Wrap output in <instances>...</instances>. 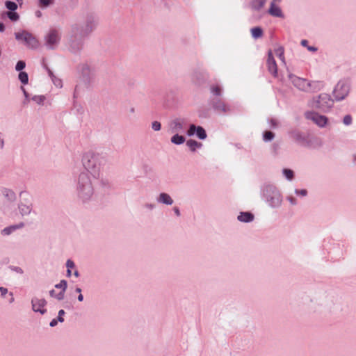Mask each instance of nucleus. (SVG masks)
<instances>
[{
  "label": "nucleus",
  "instance_id": "obj_1",
  "mask_svg": "<svg viewBox=\"0 0 356 356\" xmlns=\"http://www.w3.org/2000/svg\"><path fill=\"white\" fill-rule=\"evenodd\" d=\"M289 77L293 86L300 90L308 91L310 90V88H313L314 90L319 89L323 86V83L320 81L309 82L307 79L293 74H290Z\"/></svg>",
  "mask_w": 356,
  "mask_h": 356
},
{
  "label": "nucleus",
  "instance_id": "obj_38",
  "mask_svg": "<svg viewBox=\"0 0 356 356\" xmlns=\"http://www.w3.org/2000/svg\"><path fill=\"white\" fill-rule=\"evenodd\" d=\"M11 232H13L11 228L10 227H6L3 229L2 233L5 235H9Z\"/></svg>",
  "mask_w": 356,
  "mask_h": 356
},
{
  "label": "nucleus",
  "instance_id": "obj_9",
  "mask_svg": "<svg viewBox=\"0 0 356 356\" xmlns=\"http://www.w3.org/2000/svg\"><path fill=\"white\" fill-rule=\"evenodd\" d=\"M211 104L214 109L221 111L227 112L229 111V108L220 97H214L211 100Z\"/></svg>",
  "mask_w": 356,
  "mask_h": 356
},
{
  "label": "nucleus",
  "instance_id": "obj_23",
  "mask_svg": "<svg viewBox=\"0 0 356 356\" xmlns=\"http://www.w3.org/2000/svg\"><path fill=\"white\" fill-rule=\"evenodd\" d=\"M19 79L20 80V81L22 83L26 84L28 83V81H29V77H28L27 73L25 72H19Z\"/></svg>",
  "mask_w": 356,
  "mask_h": 356
},
{
  "label": "nucleus",
  "instance_id": "obj_17",
  "mask_svg": "<svg viewBox=\"0 0 356 356\" xmlns=\"http://www.w3.org/2000/svg\"><path fill=\"white\" fill-rule=\"evenodd\" d=\"M95 25V24L93 19L88 21L83 30V34H88L90 33L94 29Z\"/></svg>",
  "mask_w": 356,
  "mask_h": 356
},
{
  "label": "nucleus",
  "instance_id": "obj_3",
  "mask_svg": "<svg viewBox=\"0 0 356 356\" xmlns=\"http://www.w3.org/2000/svg\"><path fill=\"white\" fill-rule=\"evenodd\" d=\"M15 38L17 40H24L31 48H35L38 46V42L35 38L29 32L17 33H15Z\"/></svg>",
  "mask_w": 356,
  "mask_h": 356
},
{
  "label": "nucleus",
  "instance_id": "obj_12",
  "mask_svg": "<svg viewBox=\"0 0 356 356\" xmlns=\"http://www.w3.org/2000/svg\"><path fill=\"white\" fill-rule=\"evenodd\" d=\"M268 13L270 15L277 17H283V14L280 8L274 2H271Z\"/></svg>",
  "mask_w": 356,
  "mask_h": 356
},
{
  "label": "nucleus",
  "instance_id": "obj_11",
  "mask_svg": "<svg viewBox=\"0 0 356 356\" xmlns=\"http://www.w3.org/2000/svg\"><path fill=\"white\" fill-rule=\"evenodd\" d=\"M92 194V188L90 182H87L85 185H83L80 191V196L83 199H87L90 197Z\"/></svg>",
  "mask_w": 356,
  "mask_h": 356
},
{
  "label": "nucleus",
  "instance_id": "obj_48",
  "mask_svg": "<svg viewBox=\"0 0 356 356\" xmlns=\"http://www.w3.org/2000/svg\"><path fill=\"white\" fill-rule=\"evenodd\" d=\"M78 300H79V301H83V296L82 294H81V293L79 294V296H78Z\"/></svg>",
  "mask_w": 356,
  "mask_h": 356
},
{
  "label": "nucleus",
  "instance_id": "obj_40",
  "mask_svg": "<svg viewBox=\"0 0 356 356\" xmlns=\"http://www.w3.org/2000/svg\"><path fill=\"white\" fill-rule=\"evenodd\" d=\"M23 226H24V224L20 223L17 225L10 226V228H11L12 231L13 232V231L16 230L17 229L22 227Z\"/></svg>",
  "mask_w": 356,
  "mask_h": 356
},
{
  "label": "nucleus",
  "instance_id": "obj_18",
  "mask_svg": "<svg viewBox=\"0 0 356 356\" xmlns=\"http://www.w3.org/2000/svg\"><path fill=\"white\" fill-rule=\"evenodd\" d=\"M211 93L216 96V97H220L222 95V89L218 85H213L210 88Z\"/></svg>",
  "mask_w": 356,
  "mask_h": 356
},
{
  "label": "nucleus",
  "instance_id": "obj_29",
  "mask_svg": "<svg viewBox=\"0 0 356 356\" xmlns=\"http://www.w3.org/2000/svg\"><path fill=\"white\" fill-rule=\"evenodd\" d=\"M173 128L176 130L182 129V123L179 120H175L173 122Z\"/></svg>",
  "mask_w": 356,
  "mask_h": 356
},
{
  "label": "nucleus",
  "instance_id": "obj_28",
  "mask_svg": "<svg viewBox=\"0 0 356 356\" xmlns=\"http://www.w3.org/2000/svg\"><path fill=\"white\" fill-rule=\"evenodd\" d=\"M25 66H26L25 62H24L22 60H19L17 63L15 69L17 71H21L25 67Z\"/></svg>",
  "mask_w": 356,
  "mask_h": 356
},
{
  "label": "nucleus",
  "instance_id": "obj_6",
  "mask_svg": "<svg viewBox=\"0 0 356 356\" xmlns=\"http://www.w3.org/2000/svg\"><path fill=\"white\" fill-rule=\"evenodd\" d=\"M306 117L307 119L312 120L314 123H316L319 127H323L327 122V119L326 117L323 115H320L316 113H307Z\"/></svg>",
  "mask_w": 356,
  "mask_h": 356
},
{
  "label": "nucleus",
  "instance_id": "obj_42",
  "mask_svg": "<svg viewBox=\"0 0 356 356\" xmlns=\"http://www.w3.org/2000/svg\"><path fill=\"white\" fill-rule=\"evenodd\" d=\"M0 291H1V295L4 296L5 294L7 293L8 290H7V289H6L4 287H0Z\"/></svg>",
  "mask_w": 356,
  "mask_h": 356
},
{
  "label": "nucleus",
  "instance_id": "obj_52",
  "mask_svg": "<svg viewBox=\"0 0 356 356\" xmlns=\"http://www.w3.org/2000/svg\"><path fill=\"white\" fill-rule=\"evenodd\" d=\"M67 275L68 276H70L71 275V270L70 269H67Z\"/></svg>",
  "mask_w": 356,
  "mask_h": 356
},
{
  "label": "nucleus",
  "instance_id": "obj_20",
  "mask_svg": "<svg viewBox=\"0 0 356 356\" xmlns=\"http://www.w3.org/2000/svg\"><path fill=\"white\" fill-rule=\"evenodd\" d=\"M186 145L190 147L192 151H195L196 148L201 147L202 144L194 140H188Z\"/></svg>",
  "mask_w": 356,
  "mask_h": 356
},
{
  "label": "nucleus",
  "instance_id": "obj_5",
  "mask_svg": "<svg viewBox=\"0 0 356 356\" xmlns=\"http://www.w3.org/2000/svg\"><path fill=\"white\" fill-rule=\"evenodd\" d=\"M59 40V33L55 29L50 30L46 36V43L51 48H53L56 44H57Z\"/></svg>",
  "mask_w": 356,
  "mask_h": 356
},
{
  "label": "nucleus",
  "instance_id": "obj_22",
  "mask_svg": "<svg viewBox=\"0 0 356 356\" xmlns=\"http://www.w3.org/2000/svg\"><path fill=\"white\" fill-rule=\"evenodd\" d=\"M196 134L199 138L203 140L207 138L205 130L202 127H197Z\"/></svg>",
  "mask_w": 356,
  "mask_h": 356
},
{
  "label": "nucleus",
  "instance_id": "obj_32",
  "mask_svg": "<svg viewBox=\"0 0 356 356\" xmlns=\"http://www.w3.org/2000/svg\"><path fill=\"white\" fill-rule=\"evenodd\" d=\"M52 2V0H40V6L42 7H46L51 4Z\"/></svg>",
  "mask_w": 356,
  "mask_h": 356
},
{
  "label": "nucleus",
  "instance_id": "obj_49",
  "mask_svg": "<svg viewBox=\"0 0 356 356\" xmlns=\"http://www.w3.org/2000/svg\"><path fill=\"white\" fill-rule=\"evenodd\" d=\"M60 83H61V81H60V80H58V81H56V82H54V83H55V84H56V86H61Z\"/></svg>",
  "mask_w": 356,
  "mask_h": 356
},
{
  "label": "nucleus",
  "instance_id": "obj_54",
  "mask_svg": "<svg viewBox=\"0 0 356 356\" xmlns=\"http://www.w3.org/2000/svg\"><path fill=\"white\" fill-rule=\"evenodd\" d=\"M76 291L78 293H81V289L80 288H76Z\"/></svg>",
  "mask_w": 356,
  "mask_h": 356
},
{
  "label": "nucleus",
  "instance_id": "obj_2",
  "mask_svg": "<svg viewBox=\"0 0 356 356\" xmlns=\"http://www.w3.org/2000/svg\"><path fill=\"white\" fill-rule=\"evenodd\" d=\"M333 104L332 99L327 94H321L317 99L312 102V107L320 109L322 111H327Z\"/></svg>",
  "mask_w": 356,
  "mask_h": 356
},
{
  "label": "nucleus",
  "instance_id": "obj_58",
  "mask_svg": "<svg viewBox=\"0 0 356 356\" xmlns=\"http://www.w3.org/2000/svg\"><path fill=\"white\" fill-rule=\"evenodd\" d=\"M22 89H23V90H24V95L26 96V92L25 90H24L23 88H22Z\"/></svg>",
  "mask_w": 356,
  "mask_h": 356
},
{
  "label": "nucleus",
  "instance_id": "obj_21",
  "mask_svg": "<svg viewBox=\"0 0 356 356\" xmlns=\"http://www.w3.org/2000/svg\"><path fill=\"white\" fill-rule=\"evenodd\" d=\"M251 33L253 38H258L262 36L263 31L260 27H254L251 29Z\"/></svg>",
  "mask_w": 356,
  "mask_h": 356
},
{
  "label": "nucleus",
  "instance_id": "obj_35",
  "mask_svg": "<svg viewBox=\"0 0 356 356\" xmlns=\"http://www.w3.org/2000/svg\"><path fill=\"white\" fill-rule=\"evenodd\" d=\"M86 159H87V158L84 157V159L83 160V165L85 166V168L89 170L91 168L90 161L88 159L86 161Z\"/></svg>",
  "mask_w": 356,
  "mask_h": 356
},
{
  "label": "nucleus",
  "instance_id": "obj_50",
  "mask_svg": "<svg viewBox=\"0 0 356 356\" xmlns=\"http://www.w3.org/2000/svg\"><path fill=\"white\" fill-rule=\"evenodd\" d=\"M80 179H81V180L87 179L86 176V175H81V176H80Z\"/></svg>",
  "mask_w": 356,
  "mask_h": 356
},
{
  "label": "nucleus",
  "instance_id": "obj_25",
  "mask_svg": "<svg viewBox=\"0 0 356 356\" xmlns=\"http://www.w3.org/2000/svg\"><path fill=\"white\" fill-rule=\"evenodd\" d=\"M274 138V134L272 131H267L264 134V139L266 141L271 140Z\"/></svg>",
  "mask_w": 356,
  "mask_h": 356
},
{
  "label": "nucleus",
  "instance_id": "obj_33",
  "mask_svg": "<svg viewBox=\"0 0 356 356\" xmlns=\"http://www.w3.org/2000/svg\"><path fill=\"white\" fill-rule=\"evenodd\" d=\"M196 128H197V127L195 125L191 124L190 126L189 129L188 130V136H193L195 134V132L196 131V130H197Z\"/></svg>",
  "mask_w": 356,
  "mask_h": 356
},
{
  "label": "nucleus",
  "instance_id": "obj_7",
  "mask_svg": "<svg viewBox=\"0 0 356 356\" xmlns=\"http://www.w3.org/2000/svg\"><path fill=\"white\" fill-rule=\"evenodd\" d=\"M31 302L32 308L34 312H40L42 314H44L46 312L47 310L44 308L46 300L44 299L33 298Z\"/></svg>",
  "mask_w": 356,
  "mask_h": 356
},
{
  "label": "nucleus",
  "instance_id": "obj_37",
  "mask_svg": "<svg viewBox=\"0 0 356 356\" xmlns=\"http://www.w3.org/2000/svg\"><path fill=\"white\" fill-rule=\"evenodd\" d=\"M65 314V312L64 310L61 309L58 312V320L60 321V322H63L64 320H63V316Z\"/></svg>",
  "mask_w": 356,
  "mask_h": 356
},
{
  "label": "nucleus",
  "instance_id": "obj_4",
  "mask_svg": "<svg viewBox=\"0 0 356 356\" xmlns=\"http://www.w3.org/2000/svg\"><path fill=\"white\" fill-rule=\"evenodd\" d=\"M349 87L345 83H339L334 90V96L337 99H343L348 93Z\"/></svg>",
  "mask_w": 356,
  "mask_h": 356
},
{
  "label": "nucleus",
  "instance_id": "obj_34",
  "mask_svg": "<svg viewBox=\"0 0 356 356\" xmlns=\"http://www.w3.org/2000/svg\"><path fill=\"white\" fill-rule=\"evenodd\" d=\"M344 124L346 125H349L351 124L352 122V118L350 115H346L344 118H343V120Z\"/></svg>",
  "mask_w": 356,
  "mask_h": 356
},
{
  "label": "nucleus",
  "instance_id": "obj_24",
  "mask_svg": "<svg viewBox=\"0 0 356 356\" xmlns=\"http://www.w3.org/2000/svg\"><path fill=\"white\" fill-rule=\"evenodd\" d=\"M6 6L8 10L11 11H14L17 8V5L15 2L10 1H6Z\"/></svg>",
  "mask_w": 356,
  "mask_h": 356
},
{
  "label": "nucleus",
  "instance_id": "obj_15",
  "mask_svg": "<svg viewBox=\"0 0 356 356\" xmlns=\"http://www.w3.org/2000/svg\"><path fill=\"white\" fill-rule=\"evenodd\" d=\"M266 1V0H253L251 3V7L254 10H259L264 6Z\"/></svg>",
  "mask_w": 356,
  "mask_h": 356
},
{
  "label": "nucleus",
  "instance_id": "obj_43",
  "mask_svg": "<svg viewBox=\"0 0 356 356\" xmlns=\"http://www.w3.org/2000/svg\"><path fill=\"white\" fill-rule=\"evenodd\" d=\"M288 200L290 201V202L292 204H296V199L293 197H289L288 198Z\"/></svg>",
  "mask_w": 356,
  "mask_h": 356
},
{
  "label": "nucleus",
  "instance_id": "obj_26",
  "mask_svg": "<svg viewBox=\"0 0 356 356\" xmlns=\"http://www.w3.org/2000/svg\"><path fill=\"white\" fill-rule=\"evenodd\" d=\"M7 15L9 17V19L12 21H17L19 19V15L15 12H8Z\"/></svg>",
  "mask_w": 356,
  "mask_h": 356
},
{
  "label": "nucleus",
  "instance_id": "obj_47",
  "mask_svg": "<svg viewBox=\"0 0 356 356\" xmlns=\"http://www.w3.org/2000/svg\"><path fill=\"white\" fill-rule=\"evenodd\" d=\"M4 31V25L3 23L0 22V31L2 32Z\"/></svg>",
  "mask_w": 356,
  "mask_h": 356
},
{
  "label": "nucleus",
  "instance_id": "obj_46",
  "mask_svg": "<svg viewBox=\"0 0 356 356\" xmlns=\"http://www.w3.org/2000/svg\"><path fill=\"white\" fill-rule=\"evenodd\" d=\"M307 42H307V40H302L301 41V44H302V46L306 47V46H307Z\"/></svg>",
  "mask_w": 356,
  "mask_h": 356
},
{
  "label": "nucleus",
  "instance_id": "obj_53",
  "mask_svg": "<svg viewBox=\"0 0 356 356\" xmlns=\"http://www.w3.org/2000/svg\"><path fill=\"white\" fill-rule=\"evenodd\" d=\"M280 1H281V0H273L272 2H274L275 3H280Z\"/></svg>",
  "mask_w": 356,
  "mask_h": 356
},
{
  "label": "nucleus",
  "instance_id": "obj_57",
  "mask_svg": "<svg viewBox=\"0 0 356 356\" xmlns=\"http://www.w3.org/2000/svg\"><path fill=\"white\" fill-rule=\"evenodd\" d=\"M0 142H1V145H0V146H1V147H3V141H1V140H0Z\"/></svg>",
  "mask_w": 356,
  "mask_h": 356
},
{
  "label": "nucleus",
  "instance_id": "obj_55",
  "mask_svg": "<svg viewBox=\"0 0 356 356\" xmlns=\"http://www.w3.org/2000/svg\"><path fill=\"white\" fill-rule=\"evenodd\" d=\"M74 275H75L76 277H78V276H79V273H78V272H77V271H75V272H74Z\"/></svg>",
  "mask_w": 356,
  "mask_h": 356
},
{
  "label": "nucleus",
  "instance_id": "obj_56",
  "mask_svg": "<svg viewBox=\"0 0 356 356\" xmlns=\"http://www.w3.org/2000/svg\"><path fill=\"white\" fill-rule=\"evenodd\" d=\"M37 15H38V17H40V16L41 15V13H40V11H38V12L37 13Z\"/></svg>",
  "mask_w": 356,
  "mask_h": 356
},
{
  "label": "nucleus",
  "instance_id": "obj_13",
  "mask_svg": "<svg viewBox=\"0 0 356 356\" xmlns=\"http://www.w3.org/2000/svg\"><path fill=\"white\" fill-rule=\"evenodd\" d=\"M254 216L249 212H241L238 216V220L241 222H248L253 220Z\"/></svg>",
  "mask_w": 356,
  "mask_h": 356
},
{
  "label": "nucleus",
  "instance_id": "obj_8",
  "mask_svg": "<svg viewBox=\"0 0 356 356\" xmlns=\"http://www.w3.org/2000/svg\"><path fill=\"white\" fill-rule=\"evenodd\" d=\"M267 67L269 72L274 76H276L277 74V66L271 51H269L268 54Z\"/></svg>",
  "mask_w": 356,
  "mask_h": 356
},
{
  "label": "nucleus",
  "instance_id": "obj_30",
  "mask_svg": "<svg viewBox=\"0 0 356 356\" xmlns=\"http://www.w3.org/2000/svg\"><path fill=\"white\" fill-rule=\"evenodd\" d=\"M19 209L22 214L29 213L30 212L29 207L24 204H21L19 206Z\"/></svg>",
  "mask_w": 356,
  "mask_h": 356
},
{
  "label": "nucleus",
  "instance_id": "obj_16",
  "mask_svg": "<svg viewBox=\"0 0 356 356\" xmlns=\"http://www.w3.org/2000/svg\"><path fill=\"white\" fill-rule=\"evenodd\" d=\"M284 51V48L282 47H278L274 49L275 55L277 56L283 63H285Z\"/></svg>",
  "mask_w": 356,
  "mask_h": 356
},
{
  "label": "nucleus",
  "instance_id": "obj_51",
  "mask_svg": "<svg viewBox=\"0 0 356 356\" xmlns=\"http://www.w3.org/2000/svg\"><path fill=\"white\" fill-rule=\"evenodd\" d=\"M308 49L310 51H313L316 50V49L315 47H309Z\"/></svg>",
  "mask_w": 356,
  "mask_h": 356
},
{
  "label": "nucleus",
  "instance_id": "obj_44",
  "mask_svg": "<svg viewBox=\"0 0 356 356\" xmlns=\"http://www.w3.org/2000/svg\"><path fill=\"white\" fill-rule=\"evenodd\" d=\"M58 321L56 319H53L50 323V326L54 327L57 325Z\"/></svg>",
  "mask_w": 356,
  "mask_h": 356
},
{
  "label": "nucleus",
  "instance_id": "obj_27",
  "mask_svg": "<svg viewBox=\"0 0 356 356\" xmlns=\"http://www.w3.org/2000/svg\"><path fill=\"white\" fill-rule=\"evenodd\" d=\"M283 172L288 179H291L293 177V172L291 170L284 169Z\"/></svg>",
  "mask_w": 356,
  "mask_h": 356
},
{
  "label": "nucleus",
  "instance_id": "obj_59",
  "mask_svg": "<svg viewBox=\"0 0 356 356\" xmlns=\"http://www.w3.org/2000/svg\"><path fill=\"white\" fill-rule=\"evenodd\" d=\"M13 298L12 297L11 300H10V302H13Z\"/></svg>",
  "mask_w": 356,
  "mask_h": 356
},
{
  "label": "nucleus",
  "instance_id": "obj_36",
  "mask_svg": "<svg viewBox=\"0 0 356 356\" xmlns=\"http://www.w3.org/2000/svg\"><path fill=\"white\" fill-rule=\"evenodd\" d=\"M44 98L42 96H35L33 98V99L38 104L42 103L44 101Z\"/></svg>",
  "mask_w": 356,
  "mask_h": 356
},
{
  "label": "nucleus",
  "instance_id": "obj_39",
  "mask_svg": "<svg viewBox=\"0 0 356 356\" xmlns=\"http://www.w3.org/2000/svg\"><path fill=\"white\" fill-rule=\"evenodd\" d=\"M66 266H67V269H71V268H74V264L72 261L67 260V261L66 263Z\"/></svg>",
  "mask_w": 356,
  "mask_h": 356
},
{
  "label": "nucleus",
  "instance_id": "obj_14",
  "mask_svg": "<svg viewBox=\"0 0 356 356\" xmlns=\"http://www.w3.org/2000/svg\"><path fill=\"white\" fill-rule=\"evenodd\" d=\"M159 200V202H161L163 204H169V205L172 204L173 202L170 196L168 194L165 193H162L160 194Z\"/></svg>",
  "mask_w": 356,
  "mask_h": 356
},
{
  "label": "nucleus",
  "instance_id": "obj_45",
  "mask_svg": "<svg viewBox=\"0 0 356 356\" xmlns=\"http://www.w3.org/2000/svg\"><path fill=\"white\" fill-rule=\"evenodd\" d=\"M174 211H175V213H176L177 216H179L180 215L179 210L178 208L175 207L174 208Z\"/></svg>",
  "mask_w": 356,
  "mask_h": 356
},
{
  "label": "nucleus",
  "instance_id": "obj_19",
  "mask_svg": "<svg viewBox=\"0 0 356 356\" xmlns=\"http://www.w3.org/2000/svg\"><path fill=\"white\" fill-rule=\"evenodd\" d=\"M184 141V137L179 134H175L171 138V142L177 145L182 144Z\"/></svg>",
  "mask_w": 356,
  "mask_h": 356
},
{
  "label": "nucleus",
  "instance_id": "obj_31",
  "mask_svg": "<svg viewBox=\"0 0 356 356\" xmlns=\"http://www.w3.org/2000/svg\"><path fill=\"white\" fill-rule=\"evenodd\" d=\"M161 123L158 121H154L152 122V127L155 131H159L161 129Z\"/></svg>",
  "mask_w": 356,
  "mask_h": 356
},
{
  "label": "nucleus",
  "instance_id": "obj_41",
  "mask_svg": "<svg viewBox=\"0 0 356 356\" xmlns=\"http://www.w3.org/2000/svg\"><path fill=\"white\" fill-rule=\"evenodd\" d=\"M296 193L298 195H302V196H305V195H307V191H306V190H305V189L300 190V191L297 190V191H296Z\"/></svg>",
  "mask_w": 356,
  "mask_h": 356
},
{
  "label": "nucleus",
  "instance_id": "obj_10",
  "mask_svg": "<svg viewBox=\"0 0 356 356\" xmlns=\"http://www.w3.org/2000/svg\"><path fill=\"white\" fill-rule=\"evenodd\" d=\"M55 287L57 288V289H61V291L59 293L56 294L55 293V291L54 290H51L50 291V296L51 297L56 298V299H58L59 300L63 299L64 293H65V291L66 288H67V282L65 280H61L59 284H56L55 286Z\"/></svg>",
  "mask_w": 356,
  "mask_h": 356
}]
</instances>
